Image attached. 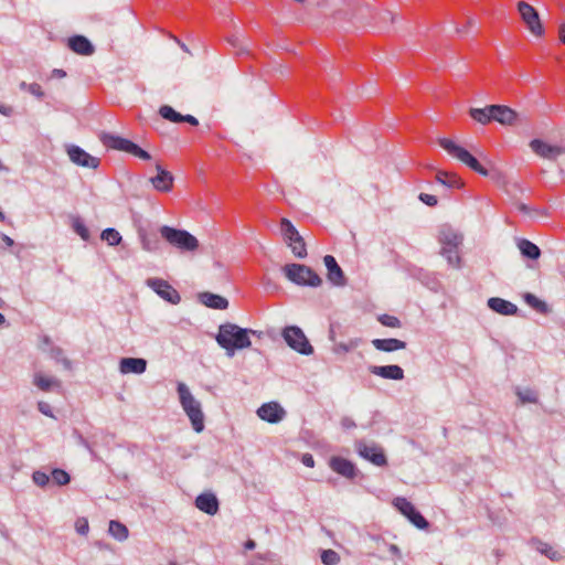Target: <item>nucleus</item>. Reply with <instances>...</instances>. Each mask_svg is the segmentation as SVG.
Listing matches in <instances>:
<instances>
[{
    "instance_id": "obj_20",
    "label": "nucleus",
    "mask_w": 565,
    "mask_h": 565,
    "mask_svg": "<svg viewBox=\"0 0 565 565\" xmlns=\"http://www.w3.org/2000/svg\"><path fill=\"white\" fill-rule=\"evenodd\" d=\"M330 468L348 479H353L356 476L354 463L342 457H332L330 459Z\"/></svg>"
},
{
    "instance_id": "obj_54",
    "label": "nucleus",
    "mask_w": 565,
    "mask_h": 565,
    "mask_svg": "<svg viewBox=\"0 0 565 565\" xmlns=\"http://www.w3.org/2000/svg\"><path fill=\"white\" fill-rule=\"evenodd\" d=\"M171 38L175 41V43L186 53H190V50L189 47L180 40L178 39L177 36L174 35H171Z\"/></svg>"
},
{
    "instance_id": "obj_10",
    "label": "nucleus",
    "mask_w": 565,
    "mask_h": 565,
    "mask_svg": "<svg viewBox=\"0 0 565 565\" xmlns=\"http://www.w3.org/2000/svg\"><path fill=\"white\" fill-rule=\"evenodd\" d=\"M146 284L166 301L172 305H178L181 301L179 292L167 280L149 278Z\"/></svg>"
},
{
    "instance_id": "obj_7",
    "label": "nucleus",
    "mask_w": 565,
    "mask_h": 565,
    "mask_svg": "<svg viewBox=\"0 0 565 565\" xmlns=\"http://www.w3.org/2000/svg\"><path fill=\"white\" fill-rule=\"evenodd\" d=\"M282 338L291 349L301 354L308 355L313 352L312 345L309 343L307 337L299 327H286L282 330Z\"/></svg>"
},
{
    "instance_id": "obj_58",
    "label": "nucleus",
    "mask_w": 565,
    "mask_h": 565,
    "mask_svg": "<svg viewBox=\"0 0 565 565\" xmlns=\"http://www.w3.org/2000/svg\"><path fill=\"white\" fill-rule=\"evenodd\" d=\"M558 35L561 41L565 44V24L559 25Z\"/></svg>"
},
{
    "instance_id": "obj_50",
    "label": "nucleus",
    "mask_w": 565,
    "mask_h": 565,
    "mask_svg": "<svg viewBox=\"0 0 565 565\" xmlns=\"http://www.w3.org/2000/svg\"><path fill=\"white\" fill-rule=\"evenodd\" d=\"M301 462L309 468L315 467V459L311 454H303L301 457Z\"/></svg>"
},
{
    "instance_id": "obj_36",
    "label": "nucleus",
    "mask_w": 565,
    "mask_h": 565,
    "mask_svg": "<svg viewBox=\"0 0 565 565\" xmlns=\"http://www.w3.org/2000/svg\"><path fill=\"white\" fill-rule=\"evenodd\" d=\"M109 534L114 536L118 541H125L128 535L129 531L125 524H122L119 521L111 520L109 522Z\"/></svg>"
},
{
    "instance_id": "obj_17",
    "label": "nucleus",
    "mask_w": 565,
    "mask_h": 565,
    "mask_svg": "<svg viewBox=\"0 0 565 565\" xmlns=\"http://www.w3.org/2000/svg\"><path fill=\"white\" fill-rule=\"evenodd\" d=\"M157 175L150 179L151 184L157 191L170 192L173 188L174 178L171 172L163 169L160 163L156 164Z\"/></svg>"
},
{
    "instance_id": "obj_33",
    "label": "nucleus",
    "mask_w": 565,
    "mask_h": 565,
    "mask_svg": "<svg viewBox=\"0 0 565 565\" xmlns=\"http://www.w3.org/2000/svg\"><path fill=\"white\" fill-rule=\"evenodd\" d=\"M518 247L524 257L537 259L541 256L540 248L529 239L522 238L518 243Z\"/></svg>"
},
{
    "instance_id": "obj_38",
    "label": "nucleus",
    "mask_w": 565,
    "mask_h": 565,
    "mask_svg": "<svg viewBox=\"0 0 565 565\" xmlns=\"http://www.w3.org/2000/svg\"><path fill=\"white\" fill-rule=\"evenodd\" d=\"M102 239L106 241L110 246H116L121 242V235L115 228H107L102 232Z\"/></svg>"
},
{
    "instance_id": "obj_21",
    "label": "nucleus",
    "mask_w": 565,
    "mask_h": 565,
    "mask_svg": "<svg viewBox=\"0 0 565 565\" xmlns=\"http://www.w3.org/2000/svg\"><path fill=\"white\" fill-rule=\"evenodd\" d=\"M323 260H324V265L328 269L329 280L337 286L345 285L344 274H343L341 267L338 265L335 258L331 255H326Z\"/></svg>"
},
{
    "instance_id": "obj_28",
    "label": "nucleus",
    "mask_w": 565,
    "mask_h": 565,
    "mask_svg": "<svg viewBox=\"0 0 565 565\" xmlns=\"http://www.w3.org/2000/svg\"><path fill=\"white\" fill-rule=\"evenodd\" d=\"M488 306L493 311L504 316H513L518 311V307L514 303L497 297L490 298Z\"/></svg>"
},
{
    "instance_id": "obj_19",
    "label": "nucleus",
    "mask_w": 565,
    "mask_h": 565,
    "mask_svg": "<svg viewBox=\"0 0 565 565\" xmlns=\"http://www.w3.org/2000/svg\"><path fill=\"white\" fill-rule=\"evenodd\" d=\"M159 114H160V116L163 119L169 120V121L174 122V124L188 122L191 126H198L199 125V120L194 116H192V115H181L180 113L175 111L169 105L161 106L159 108Z\"/></svg>"
},
{
    "instance_id": "obj_8",
    "label": "nucleus",
    "mask_w": 565,
    "mask_h": 565,
    "mask_svg": "<svg viewBox=\"0 0 565 565\" xmlns=\"http://www.w3.org/2000/svg\"><path fill=\"white\" fill-rule=\"evenodd\" d=\"M518 11L527 30L535 36H542L544 33L537 11L530 3L520 1Z\"/></svg>"
},
{
    "instance_id": "obj_46",
    "label": "nucleus",
    "mask_w": 565,
    "mask_h": 565,
    "mask_svg": "<svg viewBox=\"0 0 565 565\" xmlns=\"http://www.w3.org/2000/svg\"><path fill=\"white\" fill-rule=\"evenodd\" d=\"M452 236H459L458 234L454 233L450 230L441 231L439 235V242L443 244V246H450L452 243Z\"/></svg>"
},
{
    "instance_id": "obj_26",
    "label": "nucleus",
    "mask_w": 565,
    "mask_h": 565,
    "mask_svg": "<svg viewBox=\"0 0 565 565\" xmlns=\"http://www.w3.org/2000/svg\"><path fill=\"white\" fill-rule=\"evenodd\" d=\"M68 47L79 55H92L94 46L89 40L83 35H74L68 39Z\"/></svg>"
},
{
    "instance_id": "obj_35",
    "label": "nucleus",
    "mask_w": 565,
    "mask_h": 565,
    "mask_svg": "<svg viewBox=\"0 0 565 565\" xmlns=\"http://www.w3.org/2000/svg\"><path fill=\"white\" fill-rule=\"evenodd\" d=\"M139 237L145 250L156 252L159 249V239L156 234H149L146 231H140Z\"/></svg>"
},
{
    "instance_id": "obj_60",
    "label": "nucleus",
    "mask_w": 565,
    "mask_h": 565,
    "mask_svg": "<svg viewBox=\"0 0 565 565\" xmlns=\"http://www.w3.org/2000/svg\"><path fill=\"white\" fill-rule=\"evenodd\" d=\"M255 546H256V543H255V541H254V540H247V541L245 542V548H246V550H254V548H255Z\"/></svg>"
},
{
    "instance_id": "obj_5",
    "label": "nucleus",
    "mask_w": 565,
    "mask_h": 565,
    "mask_svg": "<svg viewBox=\"0 0 565 565\" xmlns=\"http://www.w3.org/2000/svg\"><path fill=\"white\" fill-rule=\"evenodd\" d=\"M284 271L288 279L297 285H308L317 287L321 284V278L310 267L300 264L286 265Z\"/></svg>"
},
{
    "instance_id": "obj_43",
    "label": "nucleus",
    "mask_w": 565,
    "mask_h": 565,
    "mask_svg": "<svg viewBox=\"0 0 565 565\" xmlns=\"http://www.w3.org/2000/svg\"><path fill=\"white\" fill-rule=\"evenodd\" d=\"M73 230L76 232L77 235L81 236L82 239H84V241L89 239V231L79 218H76L73 222Z\"/></svg>"
},
{
    "instance_id": "obj_3",
    "label": "nucleus",
    "mask_w": 565,
    "mask_h": 565,
    "mask_svg": "<svg viewBox=\"0 0 565 565\" xmlns=\"http://www.w3.org/2000/svg\"><path fill=\"white\" fill-rule=\"evenodd\" d=\"M161 237L180 252H195L200 243L195 236L185 230H178L168 225H163L159 230Z\"/></svg>"
},
{
    "instance_id": "obj_53",
    "label": "nucleus",
    "mask_w": 565,
    "mask_h": 565,
    "mask_svg": "<svg viewBox=\"0 0 565 565\" xmlns=\"http://www.w3.org/2000/svg\"><path fill=\"white\" fill-rule=\"evenodd\" d=\"M342 426L344 428H352V427H355V423L351 419V418H343L342 422H341Z\"/></svg>"
},
{
    "instance_id": "obj_14",
    "label": "nucleus",
    "mask_w": 565,
    "mask_h": 565,
    "mask_svg": "<svg viewBox=\"0 0 565 565\" xmlns=\"http://www.w3.org/2000/svg\"><path fill=\"white\" fill-rule=\"evenodd\" d=\"M335 6L341 7L340 12L348 19L362 18L364 11H370V7L360 0H335Z\"/></svg>"
},
{
    "instance_id": "obj_62",
    "label": "nucleus",
    "mask_w": 565,
    "mask_h": 565,
    "mask_svg": "<svg viewBox=\"0 0 565 565\" xmlns=\"http://www.w3.org/2000/svg\"><path fill=\"white\" fill-rule=\"evenodd\" d=\"M63 363L66 367H70L71 366V362L67 360V359H64L63 360Z\"/></svg>"
},
{
    "instance_id": "obj_6",
    "label": "nucleus",
    "mask_w": 565,
    "mask_h": 565,
    "mask_svg": "<svg viewBox=\"0 0 565 565\" xmlns=\"http://www.w3.org/2000/svg\"><path fill=\"white\" fill-rule=\"evenodd\" d=\"M280 232L284 241L291 248L296 257L302 258L307 255V248L303 238L288 218L280 220Z\"/></svg>"
},
{
    "instance_id": "obj_51",
    "label": "nucleus",
    "mask_w": 565,
    "mask_h": 565,
    "mask_svg": "<svg viewBox=\"0 0 565 565\" xmlns=\"http://www.w3.org/2000/svg\"><path fill=\"white\" fill-rule=\"evenodd\" d=\"M38 408H39V411H40L42 414H44V415H46V416H52L51 407H50V405H49L47 403H45V402H39V403H38Z\"/></svg>"
},
{
    "instance_id": "obj_48",
    "label": "nucleus",
    "mask_w": 565,
    "mask_h": 565,
    "mask_svg": "<svg viewBox=\"0 0 565 565\" xmlns=\"http://www.w3.org/2000/svg\"><path fill=\"white\" fill-rule=\"evenodd\" d=\"M130 154H134L135 157H138L142 160H150L151 156L146 150L141 149L138 145L135 143L132 151Z\"/></svg>"
},
{
    "instance_id": "obj_16",
    "label": "nucleus",
    "mask_w": 565,
    "mask_h": 565,
    "mask_svg": "<svg viewBox=\"0 0 565 565\" xmlns=\"http://www.w3.org/2000/svg\"><path fill=\"white\" fill-rule=\"evenodd\" d=\"M493 120L504 126H514L519 121V114L504 105H491Z\"/></svg>"
},
{
    "instance_id": "obj_55",
    "label": "nucleus",
    "mask_w": 565,
    "mask_h": 565,
    "mask_svg": "<svg viewBox=\"0 0 565 565\" xmlns=\"http://www.w3.org/2000/svg\"><path fill=\"white\" fill-rule=\"evenodd\" d=\"M13 109L10 106L0 105V114H3L6 116H10L12 114Z\"/></svg>"
},
{
    "instance_id": "obj_44",
    "label": "nucleus",
    "mask_w": 565,
    "mask_h": 565,
    "mask_svg": "<svg viewBox=\"0 0 565 565\" xmlns=\"http://www.w3.org/2000/svg\"><path fill=\"white\" fill-rule=\"evenodd\" d=\"M20 88L28 90L29 93H31L32 95H34L39 98L44 96V92L38 83L26 84L25 82H22L20 84Z\"/></svg>"
},
{
    "instance_id": "obj_57",
    "label": "nucleus",
    "mask_w": 565,
    "mask_h": 565,
    "mask_svg": "<svg viewBox=\"0 0 565 565\" xmlns=\"http://www.w3.org/2000/svg\"><path fill=\"white\" fill-rule=\"evenodd\" d=\"M52 75L54 77L62 78V77L66 76V73L63 70L55 68V70H53Z\"/></svg>"
},
{
    "instance_id": "obj_2",
    "label": "nucleus",
    "mask_w": 565,
    "mask_h": 565,
    "mask_svg": "<svg viewBox=\"0 0 565 565\" xmlns=\"http://www.w3.org/2000/svg\"><path fill=\"white\" fill-rule=\"evenodd\" d=\"M178 394L182 408L191 420L193 429L196 433H201L204 429V414L200 402L194 398L184 383H179Z\"/></svg>"
},
{
    "instance_id": "obj_23",
    "label": "nucleus",
    "mask_w": 565,
    "mask_h": 565,
    "mask_svg": "<svg viewBox=\"0 0 565 565\" xmlns=\"http://www.w3.org/2000/svg\"><path fill=\"white\" fill-rule=\"evenodd\" d=\"M147 369V361L141 358H122L119 363V370L122 374H141Z\"/></svg>"
},
{
    "instance_id": "obj_59",
    "label": "nucleus",
    "mask_w": 565,
    "mask_h": 565,
    "mask_svg": "<svg viewBox=\"0 0 565 565\" xmlns=\"http://www.w3.org/2000/svg\"><path fill=\"white\" fill-rule=\"evenodd\" d=\"M339 348H341L343 351H350L351 349L356 347V343L351 342L350 344H339Z\"/></svg>"
},
{
    "instance_id": "obj_18",
    "label": "nucleus",
    "mask_w": 565,
    "mask_h": 565,
    "mask_svg": "<svg viewBox=\"0 0 565 565\" xmlns=\"http://www.w3.org/2000/svg\"><path fill=\"white\" fill-rule=\"evenodd\" d=\"M100 141L105 147L109 149L125 151L128 153H131L132 148L135 146V142L111 134H103L100 136Z\"/></svg>"
},
{
    "instance_id": "obj_25",
    "label": "nucleus",
    "mask_w": 565,
    "mask_h": 565,
    "mask_svg": "<svg viewBox=\"0 0 565 565\" xmlns=\"http://www.w3.org/2000/svg\"><path fill=\"white\" fill-rule=\"evenodd\" d=\"M195 507L210 515H214L218 511V501L213 493H202L195 499Z\"/></svg>"
},
{
    "instance_id": "obj_37",
    "label": "nucleus",
    "mask_w": 565,
    "mask_h": 565,
    "mask_svg": "<svg viewBox=\"0 0 565 565\" xmlns=\"http://www.w3.org/2000/svg\"><path fill=\"white\" fill-rule=\"evenodd\" d=\"M524 300L525 302L531 307L533 308L534 310H536L537 312H541V313H546L548 311V307L547 305L540 300L536 296H534L533 294H525L524 295Z\"/></svg>"
},
{
    "instance_id": "obj_39",
    "label": "nucleus",
    "mask_w": 565,
    "mask_h": 565,
    "mask_svg": "<svg viewBox=\"0 0 565 565\" xmlns=\"http://www.w3.org/2000/svg\"><path fill=\"white\" fill-rule=\"evenodd\" d=\"M52 480L57 486H65L70 482V475L62 469H54L51 473Z\"/></svg>"
},
{
    "instance_id": "obj_13",
    "label": "nucleus",
    "mask_w": 565,
    "mask_h": 565,
    "mask_svg": "<svg viewBox=\"0 0 565 565\" xmlns=\"http://www.w3.org/2000/svg\"><path fill=\"white\" fill-rule=\"evenodd\" d=\"M257 415L265 422L276 424L286 417V411L277 402H269L257 409Z\"/></svg>"
},
{
    "instance_id": "obj_61",
    "label": "nucleus",
    "mask_w": 565,
    "mask_h": 565,
    "mask_svg": "<svg viewBox=\"0 0 565 565\" xmlns=\"http://www.w3.org/2000/svg\"><path fill=\"white\" fill-rule=\"evenodd\" d=\"M0 222H6V215L1 210H0Z\"/></svg>"
},
{
    "instance_id": "obj_34",
    "label": "nucleus",
    "mask_w": 565,
    "mask_h": 565,
    "mask_svg": "<svg viewBox=\"0 0 565 565\" xmlns=\"http://www.w3.org/2000/svg\"><path fill=\"white\" fill-rule=\"evenodd\" d=\"M469 115L473 120L482 125H488L493 120L491 105L484 108H470Z\"/></svg>"
},
{
    "instance_id": "obj_4",
    "label": "nucleus",
    "mask_w": 565,
    "mask_h": 565,
    "mask_svg": "<svg viewBox=\"0 0 565 565\" xmlns=\"http://www.w3.org/2000/svg\"><path fill=\"white\" fill-rule=\"evenodd\" d=\"M439 146L446 150L448 154L465 163L472 171L481 175L489 174V171L467 149L459 146L454 140L447 138L439 139Z\"/></svg>"
},
{
    "instance_id": "obj_27",
    "label": "nucleus",
    "mask_w": 565,
    "mask_h": 565,
    "mask_svg": "<svg viewBox=\"0 0 565 565\" xmlns=\"http://www.w3.org/2000/svg\"><path fill=\"white\" fill-rule=\"evenodd\" d=\"M435 180L450 189H460L465 184L462 179L457 173L444 170H438L436 172Z\"/></svg>"
},
{
    "instance_id": "obj_9",
    "label": "nucleus",
    "mask_w": 565,
    "mask_h": 565,
    "mask_svg": "<svg viewBox=\"0 0 565 565\" xmlns=\"http://www.w3.org/2000/svg\"><path fill=\"white\" fill-rule=\"evenodd\" d=\"M394 507L418 529H427V520L416 510L414 504L405 498H395Z\"/></svg>"
},
{
    "instance_id": "obj_40",
    "label": "nucleus",
    "mask_w": 565,
    "mask_h": 565,
    "mask_svg": "<svg viewBox=\"0 0 565 565\" xmlns=\"http://www.w3.org/2000/svg\"><path fill=\"white\" fill-rule=\"evenodd\" d=\"M321 562L324 565H338L340 562V556L333 550H324L321 553Z\"/></svg>"
},
{
    "instance_id": "obj_63",
    "label": "nucleus",
    "mask_w": 565,
    "mask_h": 565,
    "mask_svg": "<svg viewBox=\"0 0 565 565\" xmlns=\"http://www.w3.org/2000/svg\"><path fill=\"white\" fill-rule=\"evenodd\" d=\"M6 322V318L2 313H0V326Z\"/></svg>"
},
{
    "instance_id": "obj_11",
    "label": "nucleus",
    "mask_w": 565,
    "mask_h": 565,
    "mask_svg": "<svg viewBox=\"0 0 565 565\" xmlns=\"http://www.w3.org/2000/svg\"><path fill=\"white\" fill-rule=\"evenodd\" d=\"M358 452L360 454L361 457L371 461L375 466L384 467L387 465L386 456L384 454L383 448L380 445H369L365 443H359Z\"/></svg>"
},
{
    "instance_id": "obj_41",
    "label": "nucleus",
    "mask_w": 565,
    "mask_h": 565,
    "mask_svg": "<svg viewBox=\"0 0 565 565\" xmlns=\"http://www.w3.org/2000/svg\"><path fill=\"white\" fill-rule=\"evenodd\" d=\"M516 395L519 396L522 404L525 403H537V394L535 391L526 388V390H518Z\"/></svg>"
},
{
    "instance_id": "obj_12",
    "label": "nucleus",
    "mask_w": 565,
    "mask_h": 565,
    "mask_svg": "<svg viewBox=\"0 0 565 565\" xmlns=\"http://www.w3.org/2000/svg\"><path fill=\"white\" fill-rule=\"evenodd\" d=\"M67 154L73 163L81 167L97 169L100 163L98 158L90 156L88 152L75 145L67 147Z\"/></svg>"
},
{
    "instance_id": "obj_42",
    "label": "nucleus",
    "mask_w": 565,
    "mask_h": 565,
    "mask_svg": "<svg viewBox=\"0 0 565 565\" xmlns=\"http://www.w3.org/2000/svg\"><path fill=\"white\" fill-rule=\"evenodd\" d=\"M377 320L383 326L388 327V328H401V326H402L401 320L397 317L386 315V313L379 316Z\"/></svg>"
},
{
    "instance_id": "obj_32",
    "label": "nucleus",
    "mask_w": 565,
    "mask_h": 565,
    "mask_svg": "<svg viewBox=\"0 0 565 565\" xmlns=\"http://www.w3.org/2000/svg\"><path fill=\"white\" fill-rule=\"evenodd\" d=\"M33 383L39 390H41L43 392H49L53 387L61 386V382L58 380H56L54 377L45 376L41 372H38L34 374Z\"/></svg>"
},
{
    "instance_id": "obj_24",
    "label": "nucleus",
    "mask_w": 565,
    "mask_h": 565,
    "mask_svg": "<svg viewBox=\"0 0 565 565\" xmlns=\"http://www.w3.org/2000/svg\"><path fill=\"white\" fill-rule=\"evenodd\" d=\"M370 372L383 379L401 381L404 379V371L398 365L371 366Z\"/></svg>"
},
{
    "instance_id": "obj_64",
    "label": "nucleus",
    "mask_w": 565,
    "mask_h": 565,
    "mask_svg": "<svg viewBox=\"0 0 565 565\" xmlns=\"http://www.w3.org/2000/svg\"><path fill=\"white\" fill-rule=\"evenodd\" d=\"M520 210H521V211H526V206H525L524 204H521V205H520Z\"/></svg>"
},
{
    "instance_id": "obj_22",
    "label": "nucleus",
    "mask_w": 565,
    "mask_h": 565,
    "mask_svg": "<svg viewBox=\"0 0 565 565\" xmlns=\"http://www.w3.org/2000/svg\"><path fill=\"white\" fill-rule=\"evenodd\" d=\"M461 241V236H452V243L450 246H443L440 250V254L447 258L448 264L456 268H459L461 265V258L458 249Z\"/></svg>"
},
{
    "instance_id": "obj_45",
    "label": "nucleus",
    "mask_w": 565,
    "mask_h": 565,
    "mask_svg": "<svg viewBox=\"0 0 565 565\" xmlns=\"http://www.w3.org/2000/svg\"><path fill=\"white\" fill-rule=\"evenodd\" d=\"M32 479H33V482L41 488L45 487L50 481V477L45 472H42V471L33 472Z\"/></svg>"
},
{
    "instance_id": "obj_30",
    "label": "nucleus",
    "mask_w": 565,
    "mask_h": 565,
    "mask_svg": "<svg viewBox=\"0 0 565 565\" xmlns=\"http://www.w3.org/2000/svg\"><path fill=\"white\" fill-rule=\"evenodd\" d=\"M373 347L379 351L393 352L396 350H403L406 348V342L398 339H374L372 341Z\"/></svg>"
},
{
    "instance_id": "obj_52",
    "label": "nucleus",
    "mask_w": 565,
    "mask_h": 565,
    "mask_svg": "<svg viewBox=\"0 0 565 565\" xmlns=\"http://www.w3.org/2000/svg\"><path fill=\"white\" fill-rule=\"evenodd\" d=\"M380 18L382 21L388 22L391 24L394 23V21H395V15L390 11H385V12L381 13Z\"/></svg>"
},
{
    "instance_id": "obj_49",
    "label": "nucleus",
    "mask_w": 565,
    "mask_h": 565,
    "mask_svg": "<svg viewBox=\"0 0 565 565\" xmlns=\"http://www.w3.org/2000/svg\"><path fill=\"white\" fill-rule=\"evenodd\" d=\"M76 530L79 534H86L88 532V522L85 519L77 520Z\"/></svg>"
},
{
    "instance_id": "obj_31",
    "label": "nucleus",
    "mask_w": 565,
    "mask_h": 565,
    "mask_svg": "<svg viewBox=\"0 0 565 565\" xmlns=\"http://www.w3.org/2000/svg\"><path fill=\"white\" fill-rule=\"evenodd\" d=\"M200 300L203 305L213 309H226L228 307V301L226 298L215 295L212 292H202L200 294Z\"/></svg>"
},
{
    "instance_id": "obj_56",
    "label": "nucleus",
    "mask_w": 565,
    "mask_h": 565,
    "mask_svg": "<svg viewBox=\"0 0 565 565\" xmlns=\"http://www.w3.org/2000/svg\"><path fill=\"white\" fill-rule=\"evenodd\" d=\"M1 239L9 247L14 245V241L6 234H2Z\"/></svg>"
},
{
    "instance_id": "obj_15",
    "label": "nucleus",
    "mask_w": 565,
    "mask_h": 565,
    "mask_svg": "<svg viewBox=\"0 0 565 565\" xmlns=\"http://www.w3.org/2000/svg\"><path fill=\"white\" fill-rule=\"evenodd\" d=\"M532 151L543 159L555 160L564 152L562 147L552 146L541 139H533L530 142Z\"/></svg>"
},
{
    "instance_id": "obj_29",
    "label": "nucleus",
    "mask_w": 565,
    "mask_h": 565,
    "mask_svg": "<svg viewBox=\"0 0 565 565\" xmlns=\"http://www.w3.org/2000/svg\"><path fill=\"white\" fill-rule=\"evenodd\" d=\"M533 545L537 552H540L542 555L546 556L553 562H558L563 558H565V553L556 550L552 545H550L546 542L540 541V540H533Z\"/></svg>"
},
{
    "instance_id": "obj_1",
    "label": "nucleus",
    "mask_w": 565,
    "mask_h": 565,
    "mask_svg": "<svg viewBox=\"0 0 565 565\" xmlns=\"http://www.w3.org/2000/svg\"><path fill=\"white\" fill-rule=\"evenodd\" d=\"M249 333L255 332L253 330L242 329L234 323H225L218 328L216 342L232 356L235 350L246 349L252 345Z\"/></svg>"
},
{
    "instance_id": "obj_47",
    "label": "nucleus",
    "mask_w": 565,
    "mask_h": 565,
    "mask_svg": "<svg viewBox=\"0 0 565 565\" xmlns=\"http://www.w3.org/2000/svg\"><path fill=\"white\" fill-rule=\"evenodd\" d=\"M418 199L426 205L434 207L438 204L437 196L427 193H420Z\"/></svg>"
}]
</instances>
